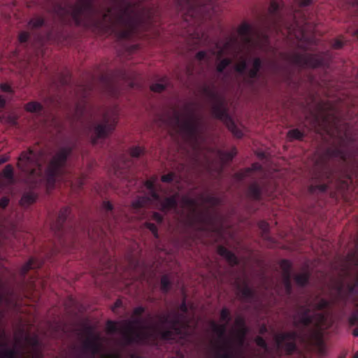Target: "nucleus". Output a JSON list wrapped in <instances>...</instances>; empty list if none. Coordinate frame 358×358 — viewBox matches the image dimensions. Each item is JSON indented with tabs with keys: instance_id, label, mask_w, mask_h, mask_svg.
I'll use <instances>...</instances> for the list:
<instances>
[{
	"instance_id": "nucleus-21",
	"label": "nucleus",
	"mask_w": 358,
	"mask_h": 358,
	"mask_svg": "<svg viewBox=\"0 0 358 358\" xmlns=\"http://www.w3.org/2000/svg\"><path fill=\"white\" fill-rule=\"evenodd\" d=\"M36 200V195L33 192L24 194L20 201L22 206H28Z\"/></svg>"
},
{
	"instance_id": "nucleus-50",
	"label": "nucleus",
	"mask_w": 358,
	"mask_h": 358,
	"mask_svg": "<svg viewBox=\"0 0 358 358\" xmlns=\"http://www.w3.org/2000/svg\"><path fill=\"white\" fill-rule=\"evenodd\" d=\"M353 335H354L355 336L358 337V328H357V329H354V331H353Z\"/></svg>"
},
{
	"instance_id": "nucleus-34",
	"label": "nucleus",
	"mask_w": 358,
	"mask_h": 358,
	"mask_svg": "<svg viewBox=\"0 0 358 358\" xmlns=\"http://www.w3.org/2000/svg\"><path fill=\"white\" fill-rule=\"evenodd\" d=\"M68 214H69V209L68 208L63 209L59 215V222H63L67 217Z\"/></svg>"
},
{
	"instance_id": "nucleus-52",
	"label": "nucleus",
	"mask_w": 358,
	"mask_h": 358,
	"mask_svg": "<svg viewBox=\"0 0 358 358\" xmlns=\"http://www.w3.org/2000/svg\"><path fill=\"white\" fill-rule=\"evenodd\" d=\"M262 227L263 230L265 231L267 229V224L266 223H263Z\"/></svg>"
},
{
	"instance_id": "nucleus-23",
	"label": "nucleus",
	"mask_w": 358,
	"mask_h": 358,
	"mask_svg": "<svg viewBox=\"0 0 358 358\" xmlns=\"http://www.w3.org/2000/svg\"><path fill=\"white\" fill-rule=\"evenodd\" d=\"M261 169V166L259 164H254L251 168H248L238 174V177L240 179L244 178L250 175V173L253 171L259 170Z\"/></svg>"
},
{
	"instance_id": "nucleus-17",
	"label": "nucleus",
	"mask_w": 358,
	"mask_h": 358,
	"mask_svg": "<svg viewBox=\"0 0 358 358\" xmlns=\"http://www.w3.org/2000/svg\"><path fill=\"white\" fill-rule=\"evenodd\" d=\"M236 154L235 149L231 150L229 152H224L220 150L215 151L214 155L220 160L222 163H227L231 160V159Z\"/></svg>"
},
{
	"instance_id": "nucleus-13",
	"label": "nucleus",
	"mask_w": 358,
	"mask_h": 358,
	"mask_svg": "<svg viewBox=\"0 0 358 358\" xmlns=\"http://www.w3.org/2000/svg\"><path fill=\"white\" fill-rule=\"evenodd\" d=\"M277 348L291 353L295 350L296 334L294 332L280 334L275 338Z\"/></svg>"
},
{
	"instance_id": "nucleus-6",
	"label": "nucleus",
	"mask_w": 358,
	"mask_h": 358,
	"mask_svg": "<svg viewBox=\"0 0 358 358\" xmlns=\"http://www.w3.org/2000/svg\"><path fill=\"white\" fill-rule=\"evenodd\" d=\"M221 323L213 324V329L222 342V350L220 355L222 358H243L246 350L245 334L246 328L241 321L236 322V327L233 330L230 338H225V333L227 324L229 322V312L223 309L220 314Z\"/></svg>"
},
{
	"instance_id": "nucleus-55",
	"label": "nucleus",
	"mask_w": 358,
	"mask_h": 358,
	"mask_svg": "<svg viewBox=\"0 0 358 358\" xmlns=\"http://www.w3.org/2000/svg\"><path fill=\"white\" fill-rule=\"evenodd\" d=\"M5 161H6V159H0V165H1L2 163H3Z\"/></svg>"
},
{
	"instance_id": "nucleus-25",
	"label": "nucleus",
	"mask_w": 358,
	"mask_h": 358,
	"mask_svg": "<svg viewBox=\"0 0 358 358\" xmlns=\"http://www.w3.org/2000/svg\"><path fill=\"white\" fill-rule=\"evenodd\" d=\"M167 81L166 79L162 80L159 83H155L151 85V90L154 92H159L164 90L166 86Z\"/></svg>"
},
{
	"instance_id": "nucleus-3",
	"label": "nucleus",
	"mask_w": 358,
	"mask_h": 358,
	"mask_svg": "<svg viewBox=\"0 0 358 358\" xmlns=\"http://www.w3.org/2000/svg\"><path fill=\"white\" fill-rule=\"evenodd\" d=\"M109 334H119L127 344L155 343L157 339L174 341L184 338L188 333L185 317L171 313L155 318L142 320L134 317L131 320L109 321L106 324Z\"/></svg>"
},
{
	"instance_id": "nucleus-28",
	"label": "nucleus",
	"mask_w": 358,
	"mask_h": 358,
	"mask_svg": "<svg viewBox=\"0 0 358 358\" xmlns=\"http://www.w3.org/2000/svg\"><path fill=\"white\" fill-rule=\"evenodd\" d=\"M143 153V149L139 146L134 147L130 150V154L134 157H138Z\"/></svg>"
},
{
	"instance_id": "nucleus-14",
	"label": "nucleus",
	"mask_w": 358,
	"mask_h": 358,
	"mask_svg": "<svg viewBox=\"0 0 358 358\" xmlns=\"http://www.w3.org/2000/svg\"><path fill=\"white\" fill-rule=\"evenodd\" d=\"M294 62L302 67H317L323 64L320 56L307 53L296 55Z\"/></svg>"
},
{
	"instance_id": "nucleus-22",
	"label": "nucleus",
	"mask_w": 358,
	"mask_h": 358,
	"mask_svg": "<svg viewBox=\"0 0 358 358\" xmlns=\"http://www.w3.org/2000/svg\"><path fill=\"white\" fill-rule=\"evenodd\" d=\"M261 188L257 184H252L249 188V195L250 197L257 199L259 198L261 194Z\"/></svg>"
},
{
	"instance_id": "nucleus-32",
	"label": "nucleus",
	"mask_w": 358,
	"mask_h": 358,
	"mask_svg": "<svg viewBox=\"0 0 358 358\" xmlns=\"http://www.w3.org/2000/svg\"><path fill=\"white\" fill-rule=\"evenodd\" d=\"M34 262L33 260H29L28 262H27L22 268V273H25L27 271H29L30 268L34 267Z\"/></svg>"
},
{
	"instance_id": "nucleus-47",
	"label": "nucleus",
	"mask_w": 358,
	"mask_h": 358,
	"mask_svg": "<svg viewBox=\"0 0 358 358\" xmlns=\"http://www.w3.org/2000/svg\"><path fill=\"white\" fill-rule=\"evenodd\" d=\"M143 311V309L141 307L136 308L134 310L135 315H140Z\"/></svg>"
},
{
	"instance_id": "nucleus-19",
	"label": "nucleus",
	"mask_w": 358,
	"mask_h": 358,
	"mask_svg": "<svg viewBox=\"0 0 358 358\" xmlns=\"http://www.w3.org/2000/svg\"><path fill=\"white\" fill-rule=\"evenodd\" d=\"M181 206L184 209H187L194 212L197 210V201L188 196H185L182 199Z\"/></svg>"
},
{
	"instance_id": "nucleus-38",
	"label": "nucleus",
	"mask_w": 358,
	"mask_h": 358,
	"mask_svg": "<svg viewBox=\"0 0 358 358\" xmlns=\"http://www.w3.org/2000/svg\"><path fill=\"white\" fill-rule=\"evenodd\" d=\"M0 88H1V90L2 91L12 92L11 87L8 84H5V83L4 84H1V86H0Z\"/></svg>"
},
{
	"instance_id": "nucleus-48",
	"label": "nucleus",
	"mask_w": 358,
	"mask_h": 358,
	"mask_svg": "<svg viewBox=\"0 0 358 358\" xmlns=\"http://www.w3.org/2000/svg\"><path fill=\"white\" fill-rule=\"evenodd\" d=\"M6 103L5 99L0 96V107H3Z\"/></svg>"
},
{
	"instance_id": "nucleus-30",
	"label": "nucleus",
	"mask_w": 358,
	"mask_h": 358,
	"mask_svg": "<svg viewBox=\"0 0 358 358\" xmlns=\"http://www.w3.org/2000/svg\"><path fill=\"white\" fill-rule=\"evenodd\" d=\"M162 287L164 291H166L170 285V280L168 276H163L161 279Z\"/></svg>"
},
{
	"instance_id": "nucleus-43",
	"label": "nucleus",
	"mask_w": 358,
	"mask_h": 358,
	"mask_svg": "<svg viewBox=\"0 0 358 358\" xmlns=\"http://www.w3.org/2000/svg\"><path fill=\"white\" fill-rule=\"evenodd\" d=\"M148 228L156 236L157 227L153 224H148Z\"/></svg>"
},
{
	"instance_id": "nucleus-37",
	"label": "nucleus",
	"mask_w": 358,
	"mask_h": 358,
	"mask_svg": "<svg viewBox=\"0 0 358 358\" xmlns=\"http://www.w3.org/2000/svg\"><path fill=\"white\" fill-rule=\"evenodd\" d=\"M29 38V34L26 31H22L19 35V40L20 42H25Z\"/></svg>"
},
{
	"instance_id": "nucleus-45",
	"label": "nucleus",
	"mask_w": 358,
	"mask_h": 358,
	"mask_svg": "<svg viewBox=\"0 0 358 358\" xmlns=\"http://www.w3.org/2000/svg\"><path fill=\"white\" fill-rule=\"evenodd\" d=\"M310 0H298V3L301 6H308L310 3Z\"/></svg>"
},
{
	"instance_id": "nucleus-9",
	"label": "nucleus",
	"mask_w": 358,
	"mask_h": 358,
	"mask_svg": "<svg viewBox=\"0 0 358 358\" xmlns=\"http://www.w3.org/2000/svg\"><path fill=\"white\" fill-rule=\"evenodd\" d=\"M185 15L196 17L198 15L208 13L214 8L211 1L206 0H178ZM185 20L188 21L187 17Z\"/></svg>"
},
{
	"instance_id": "nucleus-31",
	"label": "nucleus",
	"mask_w": 358,
	"mask_h": 358,
	"mask_svg": "<svg viewBox=\"0 0 358 358\" xmlns=\"http://www.w3.org/2000/svg\"><path fill=\"white\" fill-rule=\"evenodd\" d=\"M255 342L258 346L262 348L265 351L268 350L266 343L262 338L259 336L257 337L255 339Z\"/></svg>"
},
{
	"instance_id": "nucleus-33",
	"label": "nucleus",
	"mask_w": 358,
	"mask_h": 358,
	"mask_svg": "<svg viewBox=\"0 0 358 358\" xmlns=\"http://www.w3.org/2000/svg\"><path fill=\"white\" fill-rule=\"evenodd\" d=\"M175 175L173 173H169L162 177V181L164 182H169L173 180Z\"/></svg>"
},
{
	"instance_id": "nucleus-36",
	"label": "nucleus",
	"mask_w": 358,
	"mask_h": 358,
	"mask_svg": "<svg viewBox=\"0 0 358 358\" xmlns=\"http://www.w3.org/2000/svg\"><path fill=\"white\" fill-rule=\"evenodd\" d=\"M302 322L305 324V325H308L309 324H311V323H313L314 321L313 320V318H311L308 315H304L303 317H302Z\"/></svg>"
},
{
	"instance_id": "nucleus-7",
	"label": "nucleus",
	"mask_w": 358,
	"mask_h": 358,
	"mask_svg": "<svg viewBox=\"0 0 358 358\" xmlns=\"http://www.w3.org/2000/svg\"><path fill=\"white\" fill-rule=\"evenodd\" d=\"M8 338L0 331V358H42L41 346L36 336L21 332L15 335L13 346H8Z\"/></svg>"
},
{
	"instance_id": "nucleus-27",
	"label": "nucleus",
	"mask_w": 358,
	"mask_h": 358,
	"mask_svg": "<svg viewBox=\"0 0 358 358\" xmlns=\"http://www.w3.org/2000/svg\"><path fill=\"white\" fill-rule=\"evenodd\" d=\"M43 24V20L41 17H36L29 22V26L31 27H38Z\"/></svg>"
},
{
	"instance_id": "nucleus-39",
	"label": "nucleus",
	"mask_w": 358,
	"mask_h": 358,
	"mask_svg": "<svg viewBox=\"0 0 358 358\" xmlns=\"http://www.w3.org/2000/svg\"><path fill=\"white\" fill-rule=\"evenodd\" d=\"M8 199L6 197H3L0 199V207L5 208L8 204Z\"/></svg>"
},
{
	"instance_id": "nucleus-8",
	"label": "nucleus",
	"mask_w": 358,
	"mask_h": 358,
	"mask_svg": "<svg viewBox=\"0 0 358 358\" xmlns=\"http://www.w3.org/2000/svg\"><path fill=\"white\" fill-rule=\"evenodd\" d=\"M145 187L149 191L150 197H138L134 200L132 203L134 209L137 210L144 206L148 201L155 203L162 210H169L176 208L179 196L176 194L171 197L161 198L158 192L159 189V181L156 178L148 180Z\"/></svg>"
},
{
	"instance_id": "nucleus-49",
	"label": "nucleus",
	"mask_w": 358,
	"mask_h": 358,
	"mask_svg": "<svg viewBox=\"0 0 358 358\" xmlns=\"http://www.w3.org/2000/svg\"><path fill=\"white\" fill-rule=\"evenodd\" d=\"M342 46V43L339 41H337L334 44V47L336 48H339Z\"/></svg>"
},
{
	"instance_id": "nucleus-42",
	"label": "nucleus",
	"mask_w": 358,
	"mask_h": 358,
	"mask_svg": "<svg viewBox=\"0 0 358 358\" xmlns=\"http://www.w3.org/2000/svg\"><path fill=\"white\" fill-rule=\"evenodd\" d=\"M103 206L106 210H111L113 208V206L109 201H105Z\"/></svg>"
},
{
	"instance_id": "nucleus-54",
	"label": "nucleus",
	"mask_w": 358,
	"mask_h": 358,
	"mask_svg": "<svg viewBox=\"0 0 358 358\" xmlns=\"http://www.w3.org/2000/svg\"><path fill=\"white\" fill-rule=\"evenodd\" d=\"M357 291H358V290L357 289V288H356L355 287L352 288V292H357Z\"/></svg>"
},
{
	"instance_id": "nucleus-16",
	"label": "nucleus",
	"mask_w": 358,
	"mask_h": 358,
	"mask_svg": "<svg viewBox=\"0 0 358 358\" xmlns=\"http://www.w3.org/2000/svg\"><path fill=\"white\" fill-rule=\"evenodd\" d=\"M290 262L287 260H283L281 262V267L283 269V278L284 283L287 290L290 289Z\"/></svg>"
},
{
	"instance_id": "nucleus-44",
	"label": "nucleus",
	"mask_w": 358,
	"mask_h": 358,
	"mask_svg": "<svg viewBox=\"0 0 358 358\" xmlns=\"http://www.w3.org/2000/svg\"><path fill=\"white\" fill-rule=\"evenodd\" d=\"M153 219L157 222H160L162 220V217L159 213H155L153 214Z\"/></svg>"
},
{
	"instance_id": "nucleus-26",
	"label": "nucleus",
	"mask_w": 358,
	"mask_h": 358,
	"mask_svg": "<svg viewBox=\"0 0 358 358\" xmlns=\"http://www.w3.org/2000/svg\"><path fill=\"white\" fill-rule=\"evenodd\" d=\"M302 137V134L298 129H293L289 131L288 138L292 139H300Z\"/></svg>"
},
{
	"instance_id": "nucleus-5",
	"label": "nucleus",
	"mask_w": 358,
	"mask_h": 358,
	"mask_svg": "<svg viewBox=\"0 0 358 358\" xmlns=\"http://www.w3.org/2000/svg\"><path fill=\"white\" fill-rule=\"evenodd\" d=\"M169 124L192 146L195 150L201 149L204 141L202 120L194 106L187 104L181 110L174 111Z\"/></svg>"
},
{
	"instance_id": "nucleus-15",
	"label": "nucleus",
	"mask_w": 358,
	"mask_h": 358,
	"mask_svg": "<svg viewBox=\"0 0 358 358\" xmlns=\"http://www.w3.org/2000/svg\"><path fill=\"white\" fill-rule=\"evenodd\" d=\"M13 181V171L12 166L8 165L3 169L0 176V185L6 186Z\"/></svg>"
},
{
	"instance_id": "nucleus-53",
	"label": "nucleus",
	"mask_w": 358,
	"mask_h": 358,
	"mask_svg": "<svg viewBox=\"0 0 358 358\" xmlns=\"http://www.w3.org/2000/svg\"><path fill=\"white\" fill-rule=\"evenodd\" d=\"M181 310H182L183 312H185V310H186V306H185V303L182 304V306H181Z\"/></svg>"
},
{
	"instance_id": "nucleus-20",
	"label": "nucleus",
	"mask_w": 358,
	"mask_h": 358,
	"mask_svg": "<svg viewBox=\"0 0 358 358\" xmlns=\"http://www.w3.org/2000/svg\"><path fill=\"white\" fill-rule=\"evenodd\" d=\"M26 110L30 113H38L42 110V106L38 102L32 101L28 103L25 106Z\"/></svg>"
},
{
	"instance_id": "nucleus-35",
	"label": "nucleus",
	"mask_w": 358,
	"mask_h": 358,
	"mask_svg": "<svg viewBox=\"0 0 358 358\" xmlns=\"http://www.w3.org/2000/svg\"><path fill=\"white\" fill-rule=\"evenodd\" d=\"M279 8V5L275 1H272L269 7V12L271 14H274Z\"/></svg>"
},
{
	"instance_id": "nucleus-40",
	"label": "nucleus",
	"mask_w": 358,
	"mask_h": 358,
	"mask_svg": "<svg viewBox=\"0 0 358 358\" xmlns=\"http://www.w3.org/2000/svg\"><path fill=\"white\" fill-rule=\"evenodd\" d=\"M296 37L301 41H306L307 40V36L304 33L303 30L299 35L296 34Z\"/></svg>"
},
{
	"instance_id": "nucleus-51",
	"label": "nucleus",
	"mask_w": 358,
	"mask_h": 358,
	"mask_svg": "<svg viewBox=\"0 0 358 358\" xmlns=\"http://www.w3.org/2000/svg\"><path fill=\"white\" fill-rule=\"evenodd\" d=\"M335 156H341V157H344L343 155L340 152V151H337L336 153L334 154Z\"/></svg>"
},
{
	"instance_id": "nucleus-2",
	"label": "nucleus",
	"mask_w": 358,
	"mask_h": 358,
	"mask_svg": "<svg viewBox=\"0 0 358 358\" xmlns=\"http://www.w3.org/2000/svg\"><path fill=\"white\" fill-rule=\"evenodd\" d=\"M238 34L239 43L230 39L224 44H217L213 50L198 52L197 59L209 64L226 56L217 64L219 73H224L225 70L230 69L244 78H255L261 66L259 59L255 57V51L266 50L268 44L267 36L247 24L240 26Z\"/></svg>"
},
{
	"instance_id": "nucleus-10",
	"label": "nucleus",
	"mask_w": 358,
	"mask_h": 358,
	"mask_svg": "<svg viewBox=\"0 0 358 358\" xmlns=\"http://www.w3.org/2000/svg\"><path fill=\"white\" fill-rule=\"evenodd\" d=\"M117 122V114L115 110L105 113L103 120L94 125L92 128V134L94 136V142L99 138H105L115 128Z\"/></svg>"
},
{
	"instance_id": "nucleus-18",
	"label": "nucleus",
	"mask_w": 358,
	"mask_h": 358,
	"mask_svg": "<svg viewBox=\"0 0 358 358\" xmlns=\"http://www.w3.org/2000/svg\"><path fill=\"white\" fill-rule=\"evenodd\" d=\"M218 252L221 256L224 257L230 264H236L238 262L237 257L230 251L223 247H220Z\"/></svg>"
},
{
	"instance_id": "nucleus-46",
	"label": "nucleus",
	"mask_w": 358,
	"mask_h": 358,
	"mask_svg": "<svg viewBox=\"0 0 358 358\" xmlns=\"http://www.w3.org/2000/svg\"><path fill=\"white\" fill-rule=\"evenodd\" d=\"M208 202L210 204V205H215L217 203V199L214 198V197H210L208 199Z\"/></svg>"
},
{
	"instance_id": "nucleus-56",
	"label": "nucleus",
	"mask_w": 358,
	"mask_h": 358,
	"mask_svg": "<svg viewBox=\"0 0 358 358\" xmlns=\"http://www.w3.org/2000/svg\"><path fill=\"white\" fill-rule=\"evenodd\" d=\"M353 358H358V351L355 353Z\"/></svg>"
},
{
	"instance_id": "nucleus-12",
	"label": "nucleus",
	"mask_w": 358,
	"mask_h": 358,
	"mask_svg": "<svg viewBox=\"0 0 358 358\" xmlns=\"http://www.w3.org/2000/svg\"><path fill=\"white\" fill-rule=\"evenodd\" d=\"M325 317L323 315H318L316 321V328L310 334V343L315 345L321 354L325 351V346L323 343V330L326 328L324 322Z\"/></svg>"
},
{
	"instance_id": "nucleus-4",
	"label": "nucleus",
	"mask_w": 358,
	"mask_h": 358,
	"mask_svg": "<svg viewBox=\"0 0 358 358\" xmlns=\"http://www.w3.org/2000/svg\"><path fill=\"white\" fill-rule=\"evenodd\" d=\"M71 152L69 146L61 148L51 160L46 171L43 173L41 166L45 162L43 153H35L31 150L22 152L20 156L18 168L27 176V182L38 183L46 181L49 186L59 181L64 173V164Z\"/></svg>"
},
{
	"instance_id": "nucleus-57",
	"label": "nucleus",
	"mask_w": 358,
	"mask_h": 358,
	"mask_svg": "<svg viewBox=\"0 0 358 358\" xmlns=\"http://www.w3.org/2000/svg\"><path fill=\"white\" fill-rule=\"evenodd\" d=\"M0 298H2V296H1V295L0 296ZM3 301V299H1V301Z\"/></svg>"
},
{
	"instance_id": "nucleus-58",
	"label": "nucleus",
	"mask_w": 358,
	"mask_h": 358,
	"mask_svg": "<svg viewBox=\"0 0 358 358\" xmlns=\"http://www.w3.org/2000/svg\"><path fill=\"white\" fill-rule=\"evenodd\" d=\"M340 358H344V357H340Z\"/></svg>"
},
{
	"instance_id": "nucleus-29",
	"label": "nucleus",
	"mask_w": 358,
	"mask_h": 358,
	"mask_svg": "<svg viewBox=\"0 0 358 358\" xmlns=\"http://www.w3.org/2000/svg\"><path fill=\"white\" fill-rule=\"evenodd\" d=\"M349 323L351 326H355L358 324V311L354 312L349 317Z\"/></svg>"
},
{
	"instance_id": "nucleus-1",
	"label": "nucleus",
	"mask_w": 358,
	"mask_h": 358,
	"mask_svg": "<svg viewBox=\"0 0 358 358\" xmlns=\"http://www.w3.org/2000/svg\"><path fill=\"white\" fill-rule=\"evenodd\" d=\"M55 13L62 18L71 17L78 24L114 33L121 38H130L151 16L150 10L136 0H109V5L99 11L92 8L90 0H78L74 5L57 6Z\"/></svg>"
},
{
	"instance_id": "nucleus-11",
	"label": "nucleus",
	"mask_w": 358,
	"mask_h": 358,
	"mask_svg": "<svg viewBox=\"0 0 358 358\" xmlns=\"http://www.w3.org/2000/svg\"><path fill=\"white\" fill-rule=\"evenodd\" d=\"M212 111L215 117L224 122L228 129L235 136L241 138L243 135L242 130L227 114L224 102L222 99L217 98L215 99L212 107Z\"/></svg>"
},
{
	"instance_id": "nucleus-24",
	"label": "nucleus",
	"mask_w": 358,
	"mask_h": 358,
	"mask_svg": "<svg viewBox=\"0 0 358 358\" xmlns=\"http://www.w3.org/2000/svg\"><path fill=\"white\" fill-rule=\"evenodd\" d=\"M295 280L299 285L303 286L308 282V275L306 272L299 273L296 276Z\"/></svg>"
},
{
	"instance_id": "nucleus-41",
	"label": "nucleus",
	"mask_w": 358,
	"mask_h": 358,
	"mask_svg": "<svg viewBox=\"0 0 358 358\" xmlns=\"http://www.w3.org/2000/svg\"><path fill=\"white\" fill-rule=\"evenodd\" d=\"M327 303H327V301H325V300H323V299H322V300H321V301L318 303V304L317 305V308H318L319 309H322V308H323L326 307V306H327Z\"/></svg>"
}]
</instances>
